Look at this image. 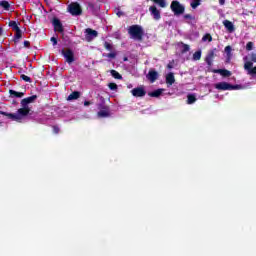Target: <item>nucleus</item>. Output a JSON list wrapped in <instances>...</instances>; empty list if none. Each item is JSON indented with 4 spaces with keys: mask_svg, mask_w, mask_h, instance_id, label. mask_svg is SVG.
Segmentation results:
<instances>
[{
    "mask_svg": "<svg viewBox=\"0 0 256 256\" xmlns=\"http://www.w3.org/2000/svg\"><path fill=\"white\" fill-rule=\"evenodd\" d=\"M167 67H168V69H173V65H171V64H168Z\"/></svg>",
    "mask_w": 256,
    "mask_h": 256,
    "instance_id": "48",
    "label": "nucleus"
},
{
    "mask_svg": "<svg viewBox=\"0 0 256 256\" xmlns=\"http://www.w3.org/2000/svg\"><path fill=\"white\" fill-rule=\"evenodd\" d=\"M170 9L176 17H179V15H183V13H185V5L181 4V2L177 0H173L171 2Z\"/></svg>",
    "mask_w": 256,
    "mask_h": 256,
    "instance_id": "3",
    "label": "nucleus"
},
{
    "mask_svg": "<svg viewBox=\"0 0 256 256\" xmlns=\"http://www.w3.org/2000/svg\"><path fill=\"white\" fill-rule=\"evenodd\" d=\"M202 41H208L209 43H211V41H213V36H211V34L206 33L203 37H202Z\"/></svg>",
    "mask_w": 256,
    "mask_h": 256,
    "instance_id": "31",
    "label": "nucleus"
},
{
    "mask_svg": "<svg viewBox=\"0 0 256 256\" xmlns=\"http://www.w3.org/2000/svg\"><path fill=\"white\" fill-rule=\"evenodd\" d=\"M124 61H127V58H124Z\"/></svg>",
    "mask_w": 256,
    "mask_h": 256,
    "instance_id": "50",
    "label": "nucleus"
},
{
    "mask_svg": "<svg viewBox=\"0 0 256 256\" xmlns=\"http://www.w3.org/2000/svg\"><path fill=\"white\" fill-rule=\"evenodd\" d=\"M155 5H158V7H161L162 9H165L167 7V1L166 0H151Z\"/></svg>",
    "mask_w": 256,
    "mask_h": 256,
    "instance_id": "24",
    "label": "nucleus"
},
{
    "mask_svg": "<svg viewBox=\"0 0 256 256\" xmlns=\"http://www.w3.org/2000/svg\"><path fill=\"white\" fill-rule=\"evenodd\" d=\"M115 13L117 17H123L125 15V12L121 11V8H115Z\"/></svg>",
    "mask_w": 256,
    "mask_h": 256,
    "instance_id": "35",
    "label": "nucleus"
},
{
    "mask_svg": "<svg viewBox=\"0 0 256 256\" xmlns=\"http://www.w3.org/2000/svg\"><path fill=\"white\" fill-rule=\"evenodd\" d=\"M226 55H231V51H233V49L231 48V46H226L225 49H224Z\"/></svg>",
    "mask_w": 256,
    "mask_h": 256,
    "instance_id": "41",
    "label": "nucleus"
},
{
    "mask_svg": "<svg viewBox=\"0 0 256 256\" xmlns=\"http://www.w3.org/2000/svg\"><path fill=\"white\" fill-rule=\"evenodd\" d=\"M223 25L225 29H227L228 33H233L235 31V25H233V22L229 20H224Z\"/></svg>",
    "mask_w": 256,
    "mask_h": 256,
    "instance_id": "15",
    "label": "nucleus"
},
{
    "mask_svg": "<svg viewBox=\"0 0 256 256\" xmlns=\"http://www.w3.org/2000/svg\"><path fill=\"white\" fill-rule=\"evenodd\" d=\"M147 79L150 83H155L159 79V72L155 70H150L147 74Z\"/></svg>",
    "mask_w": 256,
    "mask_h": 256,
    "instance_id": "13",
    "label": "nucleus"
},
{
    "mask_svg": "<svg viewBox=\"0 0 256 256\" xmlns=\"http://www.w3.org/2000/svg\"><path fill=\"white\" fill-rule=\"evenodd\" d=\"M23 45L26 47V49H31V42L29 40H25Z\"/></svg>",
    "mask_w": 256,
    "mask_h": 256,
    "instance_id": "42",
    "label": "nucleus"
},
{
    "mask_svg": "<svg viewBox=\"0 0 256 256\" xmlns=\"http://www.w3.org/2000/svg\"><path fill=\"white\" fill-rule=\"evenodd\" d=\"M220 5H225V0H219Z\"/></svg>",
    "mask_w": 256,
    "mask_h": 256,
    "instance_id": "46",
    "label": "nucleus"
},
{
    "mask_svg": "<svg viewBox=\"0 0 256 256\" xmlns=\"http://www.w3.org/2000/svg\"><path fill=\"white\" fill-rule=\"evenodd\" d=\"M193 60H194V61H200V60H201V50H198V51H196V52L193 54Z\"/></svg>",
    "mask_w": 256,
    "mask_h": 256,
    "instance_id": "32",
    "label": "nucleus"
},
{
    "mask_svg": "<svg viewBox=\"0 0 256 256\" xmlns=\"http://www.w3.org/2000/svg\"><path fill=\"white\" fill-rule=\"evenodd\" d=\"M20 79H22V81H25L26 83H32L31 77L25 74H21Z\"/></svg>",
    "mask_w": 256,
    "mask_h": 256,
    "instance_id": "33",
    "label": "nucleus"
},
{
    "mask_svg": "<svg viewBox=\"0 0 256 256\" xmlns=\"http://www.w3.org/2000/svg\"><path fill=\"white\" fill-rule=\"evenodd\" d=\"M110 73L114 79H123V76L117 70H111Z\"/></svg>",
    "mask_w": 256,
    "mask_h": 256,
    "instance_id": "28",
    "label": "nucleus"
},
{
    "mask_svg": "<svg viewBox=\"0 0 256 256\" xmlns=\"http://www.w3.org/2000/svg\"><path fill=\"white\" fill-rule=\"evenodd\" d=\"M88 7H89V9H91V11H99V6H97V4H95L93 2H89Z\"/></svg>",
    "mask_w": 256,
    "mask_h": 256,
    "instance_id": "30",
    "label": "nucleus"
},
{
    "mask_svg": "<svg viewBox=\"0 0 256 256\" xmlns=\"http://www.w3.org/2000/svg\"><path fill=\"white\" fill-rule=\"evenodd\" d=\"M50 41L53 43V45H57V39L55 37H52Z\"/></svg>",
    "mask_w": 256,
    "mask_h": 256,
    "instance_id": "44",
    "label": "nucleus"
},
{
    "mask_svg": "<svg viewBox=\"0 0 256 256\" xmlns=\"http://www.w3.org/2000/svg\"><path fill=\"white\" fill-rule=\"evenodd\" d=\"M23 37V31L20 29L18 30H15V34H14V37H13V41L15 44L19 43V41H21Z\"/></svg>",
    "mask_w": 256,
    "mask_h": 256,
    "instance_id": "16",
    "label": "nucleus"
},
{
    "mask_svg": "<svg viewBox=\"0 0 256 256\" xmlns=\"http://www.w3.org/2000/svg\"><path fill=\"white\" fill-rule=\"evenodd\" d=\"M8 25L9 27H11L12 31H18L19 29H21L19 28V24H17V22L13 20L10 21Z\"/></svg>",
    "mask_w": 256,
    "mask_h": 256,
    "instance_id": "26",
    "label": "nucleus"
},
{
    "mask_svg": "<svg viewBox=\"0 0 256 256\" xmlns=\"http://www.w3.org/2000/svg\"><path fill=\"white\" fill-rule=\"evenodd\" d=\"M85 39L86 41H93V39H95V37H97L99 35V32H97L96 30H93L91 28H87L85 30Z\"/></svg>",
    "mask_w": 256,
    "mask_h": 256,
    "instance_id": "8",
    "label": "nucleus"
},
{
    "mask_svg": "<svg viewBox=\"0 0 256 256\" xmlns=\"http://www.w3.org/2000/svg\"><path fill=\"white\" fill-rule=\"evenodd\" d=\"M196 101H197V97L195 96V94L187 95V104L188 105H193V103H195Z\"/></svg>",
    "mask_w": 256,
    "mask_h": 256,
    "instance_id": "25",
    "label": "nucleus"
},
{
    "mask_svg": "<svg viewBox=\"0 0 256 256\" xmlns=\"http://www.w3.org/2000/svg\"><path fill=\"white\" fill-rule=\"evenodd\" d=\"M62 55L64 59H66V62L71 64L75 62V53L71 49H62Z\"/></svg>",
    "mask_w": 256,
    "mask_h": 256,
    "instance_id": "6",
    "label": "nucleus"
},
{
    "mask_svg": "<svg viewBox=\"0 0 256 256\" xmlns=\"http://www.w3.org/2000/svg\"><path fill=\"white\" fill-rule=\"evenodd\" d=\"M37 99V95H32L30 97L21 100V107H29V103H34Z\"/></svg>",
    "mask_w": 256,
    "mask_h": 256,
    "instance_id": "14",
    "label": "nucleus"
},
{
    "mask_svg": "<svg viewBox=\"0 0 256 256\" xmlns=\"http://www.w3.org/2000/svg\"><path fill=\"white\" fill-rule=\"evenodd\" d=\"M89 105H91V101H85V102H84V106H85V107H89Z\"/></svg>",
    "mask_w": 256,
    "mask_h": 256,
    "instance_id": "45",
    "label": "nucleus"
},
{
    "mask_svg": "<svg viewBox=\"0 0 256 256\" xmlns=\"http://www.w3.org/2000/svg\"><path fill=\"white\" fill-rule=\"evenodd\" d=\"M0 7H2L4 11H9L11 9V4H9V1L7 0H2L0 1Z\"/></svg>",
    "mask_w": 256,
    "mask_h": 256,
    "instance_id": "23",
    "label": "nucleus"
},
{
    "mask_svg": "<svg viewBox=\"0 0 256 256\" xmlns=\"http://www.w3.org/2000/svg\"><path fill=\"white\" fill-rule=\"evenodd\" d=\"M213 73H219L222 77H231V71L227 69H217L214 70Z\"/></svg>",
    "mask_w": 256,
    "mask_h": 256,
    "instance_id": "18",
    "label": "nucleus"
},
{
    "mask_svg": "<svg viewBox=\"0 0 256 256\" xmlns=\"http://www.w3.org/2000/svg\"><path fill=\"white\" fill-rule=\"evenodd\" d=\"M166 83L167 85H173L175 83V75L172 72L166 75Z\"/></svg>",
    "mask_w": 256,
    "mask_h": 256,
    "instance_id": "21",
    "label": "nucleus"
},
{
    "mask_svg": "<svg viewBox=\"0 0 256 256\" xmlns=\"http://www.w3.org/2000/svg\"><path fill=\"white\" fill-rule=\"evenodd\" d=\"M128 34L130 35L131 39H135L136 41H143L145 32L143 31V27L135 24L128 28Z\"/></svg>",
    "mask_w": 256,
    "mask_h": 256,
    "instance_id": "2",
    "label": "nucleus"
},
{
    "mask_svg": "<svg viewBox=\"0 0 256 256\" xmlns=\"http://www.w3.org/2000/svg\"><path fill=\"white\" fill-rule=\"evenodd\" d=\"M215 89H217L218 91H231V84L227 83V82H220V83H216L214 85Z\"/></svg>",
    "mask_w": 256,
    "mask_h": 256,
    "instance_id": "12",
    "label": "nucleus"
},
{
    "mask_svg": "<svg viewBox=\"0 0 256 256\" xmlns=\"http://www.w3.org/2000/svg\"><path fill=\"white\" fill-rule=\"evenodd\" d=\"M149 97H161L163 95V89H157L148 93Z\"/></svg>",
    "mask_w": 256,
    "mask_h": 256,
    "instance_id": "22",
    "label": "nucleus"
},
{
    "mask_svg": "<svg viewBox=\"0 0 256 256\" xmlns=\"http://www.w3.org/2000/svg\"><path fill=\"white\" fill-rule=\"evenodd\" d=\"M237 89H241V85H239V84H236V85L230 84V91H235Z\"/></svg>",
    "mask_w": 256,
    "mask_h": 256,
    "instance_id": "39",
    "label": "nucleus"
},
{
    "mask_svg": "<svg viewBox=\"0 0 256 256\" xmlns=\"http://www.w3.org/2000/svg\"><path fill=\"white\" fill-rule=\"evenodd\" d=\"M104 48L107 51H113V44L109 43V42H104Z\"/></svg>",
    "mask_w": 256,
    "mask_h": 256,
    "instance_id": "34",
    "label": "nucleus"
},
{
    "mask_svg": "<svg viewBox=\"0 0 256 256\" xmlns=\"http://www.w3.org/2000/svg\"><path fill=\"white\" fill-rule=\"evenodd\" d=\"M108 87L111 91H117V84L111 82L108 84Z\"/></svg>",
    "mask_w": 256,
    "mask_h": 256,
    "instance_id": "38",
    "label": "nucleus"
},
{
    "mask_svg": "<svg viewBox=\"0 0 256 256\" xmlns=\"http://www.w3.org/2000/svg\"><path fill=\"white\" fill-rule=\"evenodd\" d=\"M184 19L189 20V21H195V16L191 15V14H185L183 16Z\"/></svg>",
    "mask_w": 256,
    "mask_h": 256,
    "instance_id": "37",
    "label": "nucleus"
},
{
    "mask_svg": "<svg viewBox=\"0 0 256 256\" xmlns=\"http://www.w3.org/2000/svg\"><path fill=\"white\" fill-rule=\"evenodd\" d=\"M213 59H215V52L211 51L210 53L207 54L205 58V61L208 67H211V65H213Z\"/></svg>",
    "mask_w": 256,
    "mask_h": 256,
    "instance_id": "17",
    "label": "nucleus"
},
{
    "mask_svg": "<svg viewBox=\"0 0 256 256\" xmlns=\"http://www.w3.org/2000/svg\"><path fill=\"white\" fill-rule=\"evenodd\" d=\"M149 11L155 21H159V19H161V11L157 9V6H150Z\"/></svg>",
    "mask_w": 256,
    "mask_h": 256,
    "instance_id": "10",
    "label": "nucleus"
},
{
    "mask_svg": "<svg viewBox=\"0 0 256 256\" xmlns=\"http://www.w3.org/2000/svg\"><path fill=\"white\" fill-rule=\"evenodd\" d=\"M52 25L54 27V31H57L58 33H63V23H61V20H59V18L54 17L52 19Z\"/></svg>",
    "mask_w": 256,
    "mask_h": 256,
    "instance_id": "7",
    "label": "nucleus"
},
{
    "mask_svg": "<svg viewBox=\"0 0 256 256\" xmlns=\"http://www.w3.org/2000/svg\"><path fill=\"white\" fill-rule=\"evenodd\" d=\"M81 97V92L79 91H74L72 92L68 98L67 101H74L75 99H79Z\"/></svg>",
    "mask_w": 256,
    "mask_h": 256,
    "instance_id": "20",
    "label": "nucleus"
},
{
    "mask_svg": "<svg viewBox=\"0 0 256 256\" xmlns=\"http://www.w3.org/2000/svg\"><path fill=\"white\" fill-rule=\"evenodd\" d=\"M244 61H247V57H244Z\"/></svg>",
    "mask_w": 256,
    "mask_h": 256,
    "instance_id": "49",
    "label": "nucleus"
},
{
    "mask_svg": "<svg viewBox=\"0 0 256 256\" xmlns=\"http://www.w3.org/2000/svg\"><path fill=\"white\" fill-rule=\"evenodd\" d=\"M31 113V108L29 106H22V108H19L17 113H9L0 111V115H4V117H8V119H11L12 121H18L21 122L23 117H27Z\"/></svg>",
    "mask_w": 256,
    "mask_h": 256,
    "instance_id": "1",
    "label": "nucleus"
},
{
    "mask_svg": "<svg viewBox=\"0 0 256 256\" xmlns=\"http://www.w3.org/2000/svg\"><path fill=\"white\" fill-rule=\"evenodd\" d=\"M253 63H256V53L250 55V61L244 63L245 71H248V75H256V66L253 67Z\"/></svg>",
    "mask_w": 256,
    "mask_h": 256,
    "instance_id": "4",
    "label": "nucleus"
},
{
    "mask_svg": "<svg viewBox=\"0 0 256 256\" xmlns=\"http://www.w3.org/2000/svg\"><path fill=\"white\" fill-rule=\"evenodd\" d=\"M1 35H3V28L2 27H0V37H1Z\"/></svg>",
    "mask_w": 256,
    "mask_h": 256,
    "instance_id": "47",
    "label": "nucleus"
},
{
    "mask_svg": "<svg viewBox=\"0 0 256 256\" xmlns=\"http://www.w3.org/2000/svg\"><path fill=\"white\" fill-rule=\"evenodd\" d=\"M103 57H108V59H115V57H117V53L112 52V53H108V54H104Z\"/></svg>",
    "mask_w": 256,
    "mask_h": 256,
    "instance_id": "36",
    "label": "nucleus"
},
{
    "mask_svg": "<svg viewBox=\"0 0 256 256\" xmlns=\"http://www.w3.org/2000/svg\"><path fill=\"white\" fill-rule=\"evenodd\" d=\"M246 51H253V42H248L246 44Z\"/></svg>",
    "mask_w": 256,
    "mask_h": 256,
    "instance_id": "40",
    "label": "nucleus"
},
{
    "mask_svg": "<svg viewBox=\"0 0 256 256\" xmlns=\"http://www.w3.org/2000/svg\"><path fill=\"white\" fill-rule=\"evenodd\" d=\"M52 129H53V133H55V135L59 134V131H60L59 126H53Z\"/></svg>",
    "mask_w": 256,
    "mask_h": 256,
    "instance_id": "43",
    "label": "nucleus"
},
{
    "mask_svg": "<svg viewBox=\"0 0 256 256\" xmlns=\"http://www.w3.org/2000/svg\"><path fill=\"white\" fill-rule=\"evenodd\" d=\"M97 117L99 119H105L107 117H111V113L109 112V107L108 106H102V109L98 111Z\"/></svg>",
    "mask_w": 256,
    "mask_h": 256,
    "instance_id": "11",
    "label": "nucleus"
},
{
    "mask_svg": "<svg viewBox=\"0 0 256 256\" xmlns=\"http://www.w3.org/2000/svg\"><path fill=\"white\" fill-rule=\"evenodd\" d=\"M68 11L74 17H79V15H83V9L81 8L79 2H72L70 5H68Z\"/></svg>",
    "mask_w": 256,
    "mask_h": 256,
    "instance_id": "5",
    "label": "nucleus"
},
{
    "mask_svg": "<svg viewBox=\"0 0 256 256\" xmlns=\"http://www.w3.org/2000/svg\"><path fill=\"white\" fill-rule=\"evenodd\" d=\"M131 94L133 97H145V95H147V91H145V88L143 87H136L131 90Z\"/></svg>",
    "mask_w": 256,
    "mask_h": 256,
    "instance_id": "9",
    "label": "nucleus"
},
{
    "mask_svg": "<svg viewBox=\"0 0 256 256\" xmlns=\"http://www.w3.org/2000/svg\"><path fill=\"white\" fill-rule=\"evenodd\" d=\"M179 45L182 46L181 53H187V52H189L190 47H189L188 44H185V43H183V42H180Z\"/></svg>",
    "mask_w": 256,
    "mask_h": 256,
    "instance_id": "27",
    "label": "nucleus"
},
{
    "mask_svg": "<svg viewBox=\"0 0 256 256\" xmlns=\"http://www.w3.org/2000/svg\"><path fill=\"white\" fill-rule=\"evenodd\" d=\"M199 5H201V0H193L190 3V6L192 9H197L199 7Z\"/></svg>",
    "mask_w": 256,
    "mask_h": 256,
    "instance_id": "29",
    "label": "nucleus"
},
{
    "mask_svg": "<svg viewBox=\"0 0 256 256\" xmlns=\"http://www.w3.org/2000/svg\"><path fill=\"white\" fill-rule=\"evenodd\" d=\"M10 97H16L17 99H21V97H25L24 92H17L15 90H9Z\"/></svg>",
    "mask_w": 256,
    "mask_h": 256,
    "instance_id": "19",
    "label": "nucleus"
}]
</instances>
